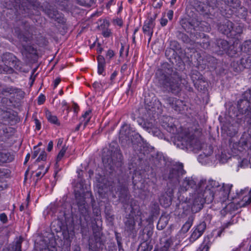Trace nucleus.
<instances>
[{
    "instance_id": "obj_44",
    "label": "nucleus",
    "mask_w": 251,
    "mask_h": 251,
    "mask_svg": "<svg viewBox=\"0 0 251 251\" xmlns=\"http://www.w3.org/2000/svg\"><path fill=\"white\" fill-rule=\"evenodd\" d=\"M63 138H59L58 139L57 147L60 148L63 143Z\"/></svg>"
},
{
    "instance_id": "obj_40",
    "label": "nucleus",
    "mask_w": 251,
    "mask_h": 251,
    "mask_svg": "<svg viewBox=\"0 0 251 251\" xmlns=\"http://www.w3.org/2000/svg\"><path fill=\"white\" fill-rule=\"evenodd\" d=\"M96 212L97 218L95 219V220H97V221L98 222H101V219H100V211L97 209Z\"/></svg>"
},
{
    "instance_id": "obj_35",
    "label": "nucleus",
    "mask_w": 251,
    "mask_h": 251,
    "mask_svg": "<svg viewBox=\"0 0 251 251\" xmlns=\"http://www.w3.org/2000/svg\"><path fill=\"white\" fill-rule=\"evenodd\" d=\"M219 193H221L222 194L224 193V198L222 200V201H224L227 198V195L229 193V190L228 189H227L226 191H225L224 189L223 191H220V192H219Z\"/></svg>"
},
{
    "instance_id": "obj_34",
    "label": "nucleus",
    "mask_w": 251,
    "mask_h": 251,
    "mask_svg": "<svg viewBox=\"0 0 251 251\" xmlns=\"http://www.w3.org/2000/svg\"><path fill=\"white\" fill-rule=\"evenodd\" d=\"M0 220L3 223H5L7 221V217L5 213H1L0 214Z\"/></svg>"
},
{
    "instance_id": "obj_18",
    "label": "nucleus",
    "mask_w": 251,
    "mask_h": 251,
    "mask_svg": "<svg viewBox=\"0 0 251 251\" xmlns=\"http://www.w3.org/2000/svg\"><path fill=\"white\" fill-rule=\"evenodd\" d=\"M171 246V241L166 240L163 246L161 247L158 251H175L173 248H170Z\"/></svg>"
},
{
    "instance_id": "obj_43",
    "label": "nucleus",
    "mask_w": 251,
    "mask_h": 251,
    "mask_svg": "<svg viewBox=\"0 0 251 251\" xmlns=\"http://www.w3.org/2000/svg\"><path fill=\"white\" fill-rule=\"evenodd\" d=\"M167 23H168V21L166 19L162 18L160 20V24L162 26L166 25H167Z\"/></svg>"
},
{
    "instance_id": "obj_39",
    "label": "nucleus",
    "mask_w": 251,
    "mask_h": 251,
    "mask_svg": "<svg viewBox=\"0 0 251 251\" xmlns=\"http://www.w3.org/2000/svg\"><path fill=\"white\" fill-rule=\"evenodd\" d=\"M52 148H53V142L50 141L49 142V143L48 145L47 150L49 151H50L52 150Z\"/></svg>"
},
{
    "instance_id": "obj_10",
    "label": "nucleus",
    "mask_w": 251,
    "mask_h": 251,
    "mask_svg": "<svg viewBox=\"0 0 251 251\" xmlns=\"http://www.w3.org/2000/svg\"><path fill=\"white\" fill-rule=\"evenodd\" d=\"M195 185L194 180L190 178H186L182 182V186L180 188V192H185L190 188H192Z\"/></svg>"
},
{
    "instance_id": "obj_31",
    "label": "nucleus",
    "mask_w": 251,
    "mask_h": 251,
    "mask_svg": "<svg viewBox=\"0 0 251 251\" xmlns=\"http://www.w3.org/2000/svg\"><path fill=\"white\" fill-rule=\"evenodd\" d=\"M98 65H105V61L104 58L102 55H99L98 56Z\"/></svg>"
},
{
    "instance_id": "obj_49",
    "label": "nucleus",
    "mask_w": 251,
    "mask_h": 251,
    "mask_svg": "<svg viewBox=\"0 0 251 251\" xmlns=\"http://www.w3.org/2000/svg\"><path fill=\"white\" fill-rule=\"evenodd\" d=\"M202 43L203 44L202 47L204 49L207 48L209 46V43L208 41H205V42H202Z\"/></svg>"
},
{
    "instance_id": "obj_64",
    "label": "nucleus",
    "mask_w": 251,
    "mask_h": 251,
    "mask_svg": "<svg viewBox=\"0 0 251 251\" xmlns=\"http://www.w3.org/2000/svg\"><path fill=\"white\" fill-rule=\"evenodd\" d=\"M249 251H251V246H250V249H249Z\"/></svg>"
},
{
    "instance_id": "obj_52",
    "label": "nucleus",
    "mask_w": 251,
    "mask_h": 251,
    "mask_svg": "<svg viewBox=\"0 0 251 251\" xmlns=\"http://www.w3.org/2000/svg\"><path fill=\"white\" fill-rule=\"evenodd\" d=\"M30 155L29 153H28L26 155V156L25 157V162H24L25 164L29 160V159L30 158Z\"/></svg>"
},
{
    "instance_id": "obj_14",
    "label": "nucleus",
    "mask_w": 251,
    "mask_h": 251,
    "mask_svg": "<svg viewBox=\"0 0 251 251\" xmlns=\"http://www.w3.org/2000/svg\"><path fill=\"white\" fill-rule=\"evenodd\" d=\"M193 223V218L192 217H189L187 221L183 225L181 228V230L183 232H187L190 227H191Z\"/></svg>"
},
{
    "instance_id": "obj_27",
    "label": "nucleus",
    "mask_w": 251,
    "mask_h": 251,
    "mask_svg": "<svg viewBox=\"0 0 251 251\" xmlns=\"http://www.w3.org/2000/svg\"><path fill=\"white\" fill-rule=\"evenodd\" d=\"M101 34L103 36V37L107 38L111 35L112 32L110 29L105 28L102 30Z\"/></svg>"
},
{
    "instance_id": "obj_32",
    "label": "nucleus",
    "mask_w": 251,
    "mask_h": 251,
    "mask_svg": "<svg viewBox=\"0 0 251 251\" xmlns=\"http://www.w3.org/2000/svg\"><path fill=\"white\" fill-rule=\"evenodd\" d=\"M115 55L114 52L113 50H107L106 54V59H111Z\"/></svg>"
},
{
    "instance_id": "obj_30",
    "label": "nucleus",
    "mask_w": 251,
    "mask_h": 251,
    "mask_svg": "<svg viewBox=\"0 0 251 251\" xmlns=\"http://www.w3.org/2000/svg\"><path fill=\"white\" fill-rule=\"evenodd\" d=\"M49 167H46V168L43 170V171H39L36 174V176L37 177H42L46 173L48 172V169H49Z\"/></svg>"
},
{
    "instance_id": "obj_42",
    "label": "nucleus",
    "mask_w": 251,
    "mask_h": 251,
    "mask_svg": "<svg viewBox=\"0 0 251 251\" xmlns=\"http://www.w3.org/2000/svg\"><path fill=\"white\" fill-rule=\"evenodd\" d=\"M147 245H148V243H147V242H143V243H142L140 244V246H139V248H144V251H146V250H147V251H148V249H145V247H146V246H147Z\"/></svg>"
},
{
    "instance_id": "obj_29",
    "label": "nucleus",
    "mask_w": 251,
    "mask_h": 251,
    "mask_svg": "<svg viewBox=\"0 0 251 251\" xmlns=\"http://www.w3.org/2000/svg\"><path fill=\"white\" fill-rule=\"evenodd\" d=\"M209 250V246L207 243H203L197 251H208Z\"/></svg>"
},
{
    "instance_id": "obj_20",
    "label": "nucleus",
    "mask_w": 251,
    "mask_h": 251,
    "mask_svg": "<svg viewBox=\"0 0 251 251\" xmlns=\"http://www.w3.org/2000/svg\"><path fill=\"white\" fill-rule=\"evenodd\" d=\"M67 150V147L64 146L60 151H59L57 157H56V163L60 161L64 156L65 153Z\"/></svg>"
},
{
    "instance_id": "obj_4",
    "label": "nucleus",
    "mask_w": 251,
    "mask_h": 251,
    "mask_svg": "<svg viewBox=\"0 0 251 251\" xmlns=\"http://www.w3.org/2000/svg\"><path fill=\"white\" fill-rule=\"evenodd\" d=\"M206 227V224L204 222L200 223L193 227L192 232L189 237L190 242L193 243L199 238L204 233Z\"/></svg>"
},
{
    "instance_id": "obj_21",
    "label": "nucleus",
    "mask_w": 251,
    "mask_h": 251,
    "mask_svg": "<svg viewBox=\"0 0 251 251\" xmlns=\"http://www.w3.org/2000/svg\"><path fill=\"white\" fill-rule=\"evenodd\" d=\"M47 159V153L44 150H41L40 151L39 156L36 160V162H40L41 161H45Z\"/></svg>"
},
{
    "instance_id": "obj_3",
    "label": "nucleus",
    "mask_w": 251,
    "mask_h": 251,
    "mask_svg": "<svg viewBox=\"0 0 251 251\" xmlns=\"http://www.w3.org/2000/svg\"><path fill=\"white\" fill-rule=\"evenodd\" d=\"M2 60L3 61H8V62H5L9 66V67L6 66V67H2L0 66V73H11L12 72V67H15L16 64V57L11 53L6 52L3 54L2 56Z\"/></svg>"
},
{
    "instance_id": "obj_36",
    "label": "nucleus",
    "mask_w": 251,
    "mask_h": 251,
    "mask_svg": "<svg viewBox=\"0 0 251 251\" xmlns=\"http://www.w3.org/2000/svg\"><path fill=\"white\" fill-rule=\"evenodd\" d=\"M45 100V97L44 95H40L38 97V103L39 104H41L43 103V102Z\"/></svg>"
},
{
    "instance_id": "obj_53",
    "label": "nucleus",
    "mask_w": 251,
    "mask_h": 251,
    "mask_svg": "<svg viewBox=\"0 0 251 251\" xmlns=\"http://www.w3.org/2000/svg\"><path fill=\"white\" fill-rule=\"evenodd\" d=\"M45 169V166L44 165H41L40 166H39V168H38V170L40 171H43V170H44Z\"/></svg>"
},
{
    "instance_id": "obj_38",
    "label": "nucleus",
    "mask_w": 251,
    "mask_h": 251,
    "mask_svg": "<svg viewBox=\"0 0 251 251\" xmlns=\"http://www.w3.org/2000/svg\"><path fill=\"white\" fill-rule=\"evenodd\" d=\"M5 161V154L0 152V163L4 162Z\"/></svg>"
},
{
    "instance_id": "obj_7",
    "label": "nucleus",
    "mask_w": 251,
    "mask_h": 251,
    "mask_svg": "<svg viewBox=\"0 0 251 251\" xmlns=\"http://www.w3.org/2000/svg\"><path fill=\"white\" fill-rule=\"evenodd\" d=\"M165 100L167 103L169 104L175 110L181 111L183 109L184 103L182 100L171 97L167 98Z\"/></svg>"
},
{
    "instance_id": "obj_45",
    "label": "nucleus",
    "mask_w": 251,
    "mask_h": 251,
    "mask_svg": "<svg viewBox=\"0 0 251 251\" xmlns=\"http://www.w3.org/2000/svg\"><path fill=\"white\" fill-rule=\"evenodd\" d=\"M162 223V219H160L159 220V222L158 223V224L157 225V228L159 229H162L163 228L164 226L163 225H161V223Z\"/></svg>"
},
{
    "instance_id": "obj_8",
    "label": "nucleus",
    "mask_w": 251,
    "mask_h": 251,
    "mask_svg": "<svg viewBox=\"0 0 251 251\" xmlns=\"http://www.w3.org/2000/svg\"><path fill=\"white\" fill-rule=\"evenodd\" d=\"M233 26V24L231 22L226 20L222 24L219 25L218 29L222 33L228 35L231 34Z\"/></svg>"
},
{
    "instance_id": "obj_37",
    "label": "nucleus",
    "mask_w": 251,
    "mask_h": 251,
    "mask_svg": "<svg viewBox=\"0 0 251 251\" xmlns=\"http://www.w3.org/2000/svg\"><path fill=\"white\" fill-rule=\"evenodd\" d=\"M173 15L174 12L172 10H170L167 12V16L170 20H171L173 19Z\"/></svg>"
},
{
    "instance_id": "obj_25",
    "label": "nucleus",
    "mask_w": 251,
    "mask_h": 251,
    "mask_svg": "<svg viewBox=\"0 0 251 251\" xmlns=\"http://www.w3.org/2000/svg\"><path fill=\"white\" fill-rule=\"evenodd\" d=\"M249 164H250L249 160L247 159H243L239 162L238 167L241 168H245L248 166Z\"/></svg>"
},
{
    "instance_id": "obj_12",
    "label": "nucleus",
    "mask_w": 251,
    "mask_h": 251,
    "mask_svg": "<svg viewBox=\"0 0 251 251\" xmlns=\"http://www.w3.org/2000/svg\"><path fill=\"white\" fill-rule=\"evenodd\" d=\"M46 117L48 121L50 123L59 126L60 123L59 122L57 117L55 115H52L50 111L46 109L45 111Z\"/></svg>"
},
{
    "instance_id": "obj_48",
    "label": "nucleus",
    "mask_w": 251,
    "mask_h": 251,
    "mask_svg": "<svg viewBox=\"0 0 251 251\" xmlns=\"http://www.w3.org/2000/svg\"><path fill=\"white\" fill-rule=\"evenodd\" d=\"M136 221L138 224V226H141L142 224V219L141 218L140 216L137 217Z\"/></svg>"
},
{
    "instance_id": "obj_5",
    "label": "nucleus",
    "mask_w": 251,
    "mask_h": 251,
    "mask_svg": "<svg viewBox=\"0 0 251 251\" xmlns=\"http://www.w3.org/2000/svg\"><path fill=\"white\" fill-rule=\"evenodd\" d=\"M154 18L150 17L145 21L144 25L143 26V31L144 34H146L149 37V42L150 41L151 36L153 32V28L155 26V19Z\"/></svg>"
},
{
    "instance_id": "obj_15",
    "label": "nucleus",
    "mask_w": 251,
    "mask_h": 251,
    "mask_svg": "<svg viewBox=\"0 0 251 251\" xmlns=\"http://www.w3.org/2000/svg\"><path fill=\"white\" fill-rule=\"evenodd\" d=\"M226 4L233 8H236L240 5L239 0H222Z\"/></svg>"
},
{
    "instance_id": "obj_63",
    "label": "nucleus",
    "mask_w": 251,
    "mask_h": 251,
    "mask_svg": "<svg viewBox=\"0 0 251 251\" xmlns=\"http://www.w3.org/2000/svg\"><path fill=\"white\" fill-rule=\"evenodd\" d=\"M62 93H63V91H62V90H61V91H60V94H62Z\"/></svg>"
},
{
    "instance_id": "obj_26",
    "label": "nucleus",
    "mask_w": 251,
    "mask_h": 251,
    "mask_svg": "<svg viewBox=\"0 0 251 251\" xmlns=\"http://www.w3.org/2000/svg\"><path fill=\"white\" fill-rule=\"evenodd\" d=\"M22 239L20 238L16 242L15 245V251H21V244Z\"/></svg>"
},
{
    "instance_id": "obj_54",
    "label": "nucleus",
    "mask_w": 251,
    "mask_h": 251,
    "mask_svg": "<svg viewBox=\"0 0 251 251\" xmlns=\"http://www.w3.org/2000/svg\"><path fill=\"white\" fill-rule=\"evenodd\" d=\"M74 251H80V247L78 246L76 247Z\"/></svg>"
},
{
    "instance_id": "obj_50",
    "label": "nucleus",
    "mask_w": 251,
    "mask_h": 251,
    "mask_svg": "<svg viewBox=\"0 0 251 251\" xmlns=\"http://www.w3.org/2000/svg\"><path fill=\"white\" fill-rule=\"evenodd\" d=\"M85 201H84V199L83 198H82L81 199V201H78V204L79 205H80V206H82V205H83L85 204Z\"/></svg>"
},
{
    "instance_id": "obj_6",
    "label": "nucleus",
    "mask_w": 251,
    "mask_h": 251,
    "mask_svg": "<svg viewBox=\"0 0 251 251\" xmlns=\"http://www.w3.org/2000/svg\"><path fill=\"white\" fill-rule=\"evenodd\" d=\"M181 79L178 77H171L168 82L167 86L170 87L172 92L178 93L180 90Z\"/></svg>"
},
{
    "instance_id": "obj_47",
    "label": "nucleus",
    "mask_w": 251,
    "mask_h": 251,
    "mask_svg": "<svg viewBox=\"0 0 251 251\" xmlns=\"http://www.w3.org/2000/svg\"><path fill=\"white\" fill-rule=\"evenodd\" d=\"M36 128L37 129L39 130L41 128V125L39 121L37 119L35 120Z\"/></svg>"
},
{
    "instance_id": "obj_61",
    "label": "nucleus",
    "mask_w": 251,
    "mask_h": 251,
    "mask_svg": "<svg viewBox=\"0 0 251 251\" xmlns=\"http://www.w3.org/2000/svg\"><path fill=\"white\" fill-rule=\"evenodd\" d=\"M97 222H98V225H99L100 224V225H101V222H98V221H97Z\"/></svg>"
},
{
    "instance_id": "obj_1",
    "label": "nucleus",
    "mask_w": 251,
    "mask_h": 251,
    "mask_svg": "<svg viewBox=\"0 0 251 251\" xmlns=\"http://www.w3.org/2000/svg\"><path fill=\"white\" fill-rule=\"evenodd\" d=\"M198 185L192 207V210L196 212L202 209L204 203L212 201L217 195L215 189L220 187L219 183L213 180H209L207 184L205 180H201Z\"/></svg>"
},
{
    "instance_id": "obj_60",
    "label": "nucleus",
    "mask_w": 251,
    "mask_h": 251,
    "mask_svg": "<svg viewBox=\"0 0 251 251\" xmlns=\"http://www.w3.org/2000/svg\"><path fill=\"white\" fill-rule=\"evenodd\" d=\"M123 50V47H122L120 50V54H122Z\"/></svg>"
},
{
    "instance_id": "obj_23",
    "label": "nucleus",
    "mask_w": 251,
    "mask_h": 251,
    "mask_svg": "<svg viewBox=\"0 0 251 251\" xmlns=\"http://www.w3.org/2000/svg\"><path fill=\"white\" fill-rule=\"evenodd\" d=\"M242 201L243 203L241 204L242 206H245L246 204H249L251 202V189L249 192V196L244 197Z\"/></svg>"
},
{
    "instance_id": "obj_51",
    "label": "nucleus",
    "mask_w": 251,
    "mask_h": 251,
    "mask_svg": "<svg viewBox=\"0 0 251 251\" xmlns=\"http://www.w3.org/2000/svg\"><path fill=\"white\" fill-rule=\"evenodd\" d=\"M118 73L116 71H114L112 74L111 75V79L112 80V79H114L115 77L117 76Z\"/></svg>"
},
{
    "instance_id": "obj_11",
    "label": "nucleus",
    "mask_w": 251,
    "mask_h": 251,
    "mask_svg": "<svg viewBox=\"0 0 251 251\" xmlns=\"http://www.w3.org/2000/svg\"><path fill=\"white\" fill-rule=\"evenodd\" d=\"M182 166H181L178 169H172L169 175V178L170 179H176L177 180L179 176L180 175L182 174V172L183 170H182Z\"/></svg>"
},
{
    "instance_id": "obj_41",
    "label": "nucleus",
    "mask_w": 251,
    "mask_h": 251,
    "mask_svg": "<svg viewBox=\"0 0 251 251\" xmlns=\"http://www.w3.org/2000/svg\"><path fill=\"white\" fill-rule=\"evenodd\" d=\"M61 81L60 78H56L54 81V88H56Z\"/></svg>"
},
{
    "instance_id": "obj_17",
    "label": "nucleus",
    "mask_w": 251,
    "mask_h": 251,
    "mask_svg": "<svg viewBox=\"0 0 251 251\" xmlns=\"http://www.w3.org/2000/svg\"><path fill=\"white\" fill-rule=\"evenodd\" d=\"M243 32V27L241 25H237L235 26H233L230 36H235L238 34H240Z\"/></svg>"
},
{
    "instance_id": "obj_62",
    "label": "nucleus",
    "mask_w": 251,
    "mask_h": 251,
    "mask_svg": "<svg viewBox=\"0 0 251 251\" xmlns=\"http://www.w3.org/2000/svg\"><path fill=\"white\" fill-rule=\"evenodd\" d=\"M124 191H126V187H124Z\"/></svg>"
},
{
    "instance_id": "obj_9",
    "label": "nucleus",
    "mask_w": 251,
    "mask_h": 251,
    "mask_svg": "<svg viewBox=\"0 0 251 251\" xmlns=\"http://www.w3.org/2000/svg\"><path fill=\"white\" fill-rule=\"evenodd\" d=\"M125 229L129 233L136 232L135 220L133 217L127 218L125 221Z\"/></svg>"
},
{
    "instance_id": "obj_58",
    "label": "nucleus",
    "mask_w": 251,
    "mask_h": 251,
    "mask_svg": "<svg viewBox=\"0 0 251 251\" xmlns=\"http://www.w3.org/2000/svg\"><path fill=\"white\" fill-rule=\"evenodd\" d=\"M62 104L63 106H65V105L67 104V102H66L65 100H63V101L62 102Z\"/></svg>"
},
{
    "instance_id": "obj_2",
    "label": "nucleus",
    "mask_w": 251,
    "mask_h": 251,
    "mask_svg": "<svg viewBox=\"0 0 251 251\" xmlns=\"http://www.w3.org/2000/svg\"><path fill=\"white\" fill-rule=\"evenodd\" d=\"M0 95L9 98L12 101H16V100L23 99L25 93L21 89L12 86H9L0 90Z\"/></svg>"
},
{
    "instance_id": "obj_56",
    "label": "nucleus",
    "mask_w": 251,
    "mask_h": 251,
    "mask_svg": "<svg viewBox=\"0 0 251 251\" xmlns=\"http://www.w3.org/2000/svg\"><path fill=\"white\" fill-rule=\"evenodd\" d=\"M176 1V0H172L171 1V5H174Z\"/></svg>"
},
{
    "instance_id": "obj_16",
    "label": "nucleus",
    "mask_w": 251,
    "mask_h": 251,
    "mask_svg": "<svg viewBox=\"0 0 251 251\" xmlns=\"http://www.w3.org/2000/svg\"><path fill=\"white\" fill-rule=\"evenodd\" d=\"M217 44L221 51H226L228 47V44L226 41L221 39L218 40Z\"/></svg>"
},
{
    "instance_id": "obj_33",
    "label": "nucleus",
    "mask_w": 251,
    "mask_h": 251,
    "mask_svg": "<svg viewBox=\"0 0 251 251\" xmlns=\"http://www.w3.org/2000/svg\"><path fill=\"white\" fill-rule=\"evenodd\" d=\"M104 67L105 65H98V73L99 75H104L103 74V73L104 72Z\"/></svg>"
},
{
    "instance_id": "obj_19",
    "label": "nucleus",
    "mask_w": 251,
    "mask_h": 251,
    "mask_svg": "<svg viewBox=\"0 0 251 251\" xmlns=\"http://www.w3.org/2000/svg\"><path fill=\"white\" fill-rule=\"evenodd\" d=\"M91 112V111H87L82 116V118L83 120H81V121H83V128H84L87 126V124L90 120Z\"/></svg>"
},
{
    "instance_id": "obj_13",
    "label": "nucleus",
    "mask_w": 251,
    "mask_h": 251,
    "mask_svg": "<svg viewBox=\"0 0 251 251\" xmlns=\"http://www.w3.org/2000/svg\"><path fill=\"white\" fill-rule=\"evenodd\" d=\"M159 201L161 205H162L165 207H167L169 206L171 203V196L162 195L160 198Z\"/></svg>"
},
{
    "instance_id": "obj_28",
    "label": "nucleus",
    "mask_w": 251,
    "mask_h": 251,
    "mask_svg": "<svg viewBox=\"0 0 251 251\" xmlns=\"http://www.w3.org/2000/svg\"><path fill=\"white\" fill-rule=\"evenodd\" d=\"M41 151L40 149H39L37 147H34V151L31 156L32 159H35L39 154Z\"/></svg>"
},
{
    "instance_id": "obj_57",
    "label": "nucleus",
    "mask_w": 251,
    "mask_h": 251,
    "mask_svg": "<svg viewBox=\"0 0 251 251\" xmlns=\"http://www.w3.org/2000/svg\"><path fill=\"white\" fill-rule=\"evenodd\" d=\"M24 209V206L23 205H21L20 207V211H22Z\"/></svg>"
},
{
    "instance_id": "obj_24",
    "label": "nucleus",
    "mask_w": 251,
    "mask_h": 251,
    "mask_svg": "<svg viewBox=\"0 0 251 251\" xmlns=\"http://www.w3.org/2000/svg\"><path fill=\"white\" fill-rule=\"evenodd\" d=\"M163 0H154L152 5L155 8H160L163 4Z\"/></svg>"
},
{
    "instance_id": "obj_46",
    "label": "nucleus",
    "mask_w": 251,
    "mask_h": 251,
    "mask_svg": "<svg viewBox=\"0 0 251 251\" xmlns=\"http://www.w3.org/2000/svg\"><path fill=\"white\" fill-rule=\"evenodd\" d=\"M246 62L248 64V66H251V54H250L246 59Z\"/></svg>"
},
{
    "instance_id": "obj_22",
    "label": "nucleus",
    "mask_w": 251,
    "mask_h": 251,
    "mask_svg": "<svg viewBox=\"0 0 251 251\" xmlns=\"http://www.w3.org/2000/svg\"><path fill=\"white\" fill-rule=\"evenodd\" d=\"M244 98L246 99L245 101L250 104L249 107H251V89L245 92ZM243 101H244V100H243Z\"/></svg>"
},
{
    "instance_id": "obj_55",
    "label": "nucleus",
    "mask_w": 251,
    "mask_h": 251,
    "mask_svg": "<svg viewBox=\"0 0 251 251\" xmlns=\"http://www.w3.org/2000/svg\"><path fill=\"white\" fill-rule=\"evenodd\" d=\"M82 125H83V121H81V123L79 124V125L77 126L76 129L78 130Z\"/></svg>"
},
{
    "instance_id": "obj_59",
    "label": "nucleus",
    "mask_w": 251,
    "mask_h": 251,
    "mask_svg": "<svg viewBox=\"0 0 251 251\" xmlns=\"http://www.w3.org/2000/svg\"><path fill=\"white\" fill-rule=\"evenodd\" d=\"M222 232H223V230H221L220 231H219L218 233V236H220Z\"/></svg>"
}]
</instances>
